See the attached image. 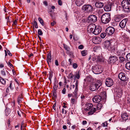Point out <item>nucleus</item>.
<instances>
[{
  "label": "nucleus",
  "instance_id": "nucleus-37",
  "mask_svg": "<svg viewBox=\"0 0 130 130\" xmlns=\"http://www.w3.org/2000/svg\"><path fill=\"white\" fill-rule=\"evenodd\" d=\"M21 96H19L18 99V102L19 104L22 102V100L23 99V98L21 97Z\"/></svg>",
  "mask_w": 130,
  "mask_h": 130
},
{
  "label": "nucleus",
  "instance_id": "nucleus-26",
  "mask_svg": "<svg viewBox=\"0 0 130 130\" xmlns=\"http://www.w3.org/2000/svg\"><path fill=\"white\" fill-rule=\"evenodd\" d=\"M90 111L88 112V114L89 115H92L97 111L96 109L95 108H92L90 109Z\"/></svg>",
  "mask_w": 130,
  "mask_h": 130
},
{
  "label": "nucleus",
  "instance_id": "nucleus-60",
  "mask_svg": "<svg viewBox=\"0 0 130 130\" xmlns=\"http://www.w3.org/2000/svg\"><path fill=\"white\" fill-rule=\"evenodd\" d=\"M22 127H26V126L25 125H24V122L23 121L22 122H21V125H22Z\"/></svg>",
  "mask_w": 130,
  "mask_h": 130
},
{
  "label": "nucleus",
  "instance_id": "nucleus-48",
  "mask_svg": "<svg viewBox=\"0 0 130 130\" xmlns=\"http://www.w3.org/2000/svg\"><path fill=\"white\" fill-rule=\"evenodd\" d=\"M84 47V46L82 45H80L78 46V48L79 49L82 50L83 48Z\"/></svg>",
  "mask_w": 130,
  "mask_h": 130
},
{
  "label": "nucleus",
  "instance_id": "nucleus-3",
  "mask_svg": "<svg viewBox=\"0 0 130 130\" xmlns=\"http://www.w3.org/2000/svg\"><path fill=\"white\" fill-rule=\"evenodd\" d=\"M101 81L97 80L96 82L93 83L90 85V90L92 91H94L98 89L102 85Z\"/></svg>",
  "mask_w": 130,
  "mask_h": 130
},
{
  "label": "nucleus",
  "instance_id": "nucleus-32",
  "mask_svg": "<svg viewBox=\"0 0 130 130\" xmlns=\"http://www.w3.org/2000/svg\"><path fill=\"white\" fill-rule=\"evenodd\" d=\"M38 20L41 24L43 26L44 25V23L43 22V19L40 17L38 18Z\"/></svg>",
  "mask_w": 130,
  "mask_h": 130
},
{
  "label": "nucleus",
  "instance_id": "nucleus-41",
  "mask_svg": "<svg viewBox=\"0 0 130 130\" xmlns=\"http://www.w3.org/2000/svg\"><path fill=\"white\" fill-rule=\"evenodd\" d=\"M10 110L9 109H6L5 110L6 114L7 116H8L10 113Z\"/></svg>",
  "mask_w": 130,
  "mask_h": 130
},
{
  "label": "nucleus",
  "instance_id": "nucleus-49",
  "mask_svg": "<svg viewBox=\"0 0 130 130\" xmlns=\"http://www.w3.org/2000/svg\"><path fill=\"white\" fill-rule=\"evenodd\" d=\"M108 123L106 122L105 123H103L102 124V125L103 127L107 126V125Z\"/></svg>",
  "mask_w": 130,
  "mask_h": 130
},
{
  "label": "nucleus",
  "instance_id": "nucleus-10",
  "mask_svg": "<svg viewBox=\"0 0 130 130\" xmlns=\"http://www.w3.org/2000/svg\"><path fill=\"white\" fill-rule=\"evenodd\" d=\"M125 74L123 72H121L118 75V77L119 79L123 81H126L128 78L126 77Z\"/></svg>",
  "mask_w": 130,
  "mask_h": 130
},
{
  "label": "nucleus",
  "instance_id": "nucleus-36",
  "mask_svg": "<svg viewBox=\"0 0 130 130\" xmlns=\"http://www.w3.org/2000/svg\"><path fill=\"white\" fill-rule=\"evenodd\" d=\"M0 81L3 84H5L6 80L1 77H0Z\"/></svg>",
  "mask_w": 130,
  "mask_h": 130
},
{
  "label": "nucleus",
  "instance_id": "nucleus-63",
  "mask_svg": "<svg viewBox=\"0 0 130 130\" xmlns=\"http://www.w3.org/2000/svg\"><path fill=\"white\" fill-rule=\"evenodd\" d=\"M43 4L46 6H47L48 5L46 1H45L43 2Z\"/></svg>",
  "mask_w": 130,
  "mask_h": 130
},
{
  "label": "nucleus",
  "instance_id": "nucleus-24",
  "mask_svg": "<svg viewBox=\"0 0 130 130\" xmlns=\"http://www.w3.org/2000/svg\"><path fill=\"white\" fill-rule=\"evenodd\" d=\"M79 71H77L75 73L74 75V80H75L76 79V78L77 79H78L80 78V75L79 74Z\"/></svg>",
  "mask_w": 130,
  "mask_h": 130
},
{
  "label": "nucleus",
  "instance_id": "nucleus-18",
  "mask_svg": "<svg viewBox=\"0 0 130 130\" xmlns=\"http://www.w3.org/2000/svg\"><path fill=\"white\" fill-rule=\"evenodd\" d=\"M95 5L97 8H101L103 6L104 4L102 2L97 1L95 2Z\"/></svg>",
  "mask_w": 130,
  "mask_h": 130
},
{
  "label": "nucleus",
  "instance_id": "nucleus-15",
  "mask_svg": "<svg viewBox=\"0 0 130 130\" xmlns=\"http://www.w3.org/2000/svg\"><path fill=\"white\" fill-rule=\"evenodd\" d=\"M127 21V19H125L120 22L119 24V26L121 28L123 29L125 27Z\"/></svg>",
  "mask_w": 130,
  "mask_h": 130
},
{
  "label": "nucleus",
  "instance_id": "nucleus-9",
  "mask_svg": "<svg viewBox=\"0 0 130 130\" xmlns=\"http://www.w3.org/2000/svg\"><path fill=\"white\" fill-rule=\"evenodd\" d=\"M76 80V82L75 84V89L74 90V92L75 93V95L74 96L75 99H74V104L76 103L77 101L76 100L78 98L76 92H77L78 90V80Z\"/></svg>",
  "mask_w": 130,
  "mask_h": 130
},
{
  "label": "nucleus",
  "instance_id": "nucleus-27",
  "mask_svg": "<svg viewBox=\"0 0 130 130\" xmlns=\"http://www.w3.org/2000/svg\"><path fill=\"white\" fill-rule=\"evenodd\" d=\"M122 91L121 89H120L118 90V92H117V96L119 98L121 97L122 95Z\"/></svg>",
  "mask_w": 130,
  "mask_h": 130
},
{
  "label": "nucleus",
  "instance_id": "nucleus-47",
  "mask_svg": "<svg viewBox=\"0 0 130 130\" xmlns=\"http://www.w3.org/2000/svg\"><path fill=\"white\" fill-rule=\"evenodd\" d=\"M34 25L35 26V28H38V26L37 22L34 20Z\"/></svg>",
  "mask_w": 130,
  "mask_h": 130
},
{
  "label": "nucleus",
  "instance_id": "nucleus-7",
  "mask_svg": "<svg viewBox=\"0 0 130 130\" xmlns=\"http://www.w3.org/2000/svg\"><path fill=\"white\" fill-rule=\"evenodd\" d=\"M97 20V17L95 15L92 14L88 17L87 21L88 23H92L95 22Z\"/></svg>",
  "mask_w": 130,
  "mask_h": 130
},
{
  "label": "nucleus",
  "instance_id": "nucleus-30",
  "mask_svg": "<svg viewBox=\"0 0 130 130\" xmlns=\"http://www.w3.org/2000/svg\"><path fill=\"white\" fill-rule=\"evenodd\" d=\"M126 68L128 70H130V62H128L125 64Z\"/></svg>",
  "mask_w": 130,
  "mask_h": 130
},
{
  "label": "nucleus",
  "instance_id": "nucleus-22",
  "mask_svg": "<svg viewBox=\"0 0 130 130\" xmlns=\"http://www.w3.org/2000/svg\"><path fill=\"white\" fill-rule=\"evenodd\" d=\"M51 56L50 53L48 54L47 55V61L48 65L51 64Z\"/></svg>",
  "mask_w": 130,
  "mask_h": 130
},
{
  "label": "nucleus",
  "instance_id": "nucleus-46",
  "mask_svg": "<svg viewBox=\"0 0 130 130\" xmlns=\"http://www.w3.org/2000/svg\"><path fill=\"white\" fill-rule=\"evenodd\" d=\"M123 7H121L120 6H118L117 7V10L120 11L122 10V11Z\"/></svg>",
  "mask_w": 130,
  "mask_h": 130
},
{
  "label": "nucleus",
  "instance_id": "nucleus-16",
  "mask_svg": "<svg viewBox=\"0 0 130 130\" xmlns=\"http://www.w3.org/2000/svg\"><path fill=\"white\" fill-rule=\"evenodd\" d=\"M101 96L99 95H96L93 98V101L95 102H100L101 100Z\"/></svg>",
  "mask_w": 130,
  "mask_h": 130
},
{
  "label": "nucleus",
  "instance_id": "nucleus-55",
  "mask_svg": "<svg viewBox=\"0 0 130 130\" xmlns=\"http://www.w3.org/2000/svg\"><path fill=\"white\" fill-rule=\"evenodd\" d=\"M57 86L55 85L53 87V89H54V90H55L56 91L57 89Z\"/></svg>",
  "mask_w": 130,
  "mask_h": 130
},
{
  "label": "nucleus",
  "instance_id": "nucleus-39",
  "mask_svg": "<svg viewBox=\"0 0 130 130\" xmlns=\"http://www.w3.org/2000/svg\"><path fill=\"white\" fill-rule=\"evenodd\" d=\"M73 74L72 73H71L69 74L68 78H69L71 79V80H72L73 78Z\"/></svg>",
  "mask_w": 130,
  "mask_h": 130
},
{
  "label": "nucleus",
  "instance_id": "nucleus-8",
  "mask_svg": "<svg viewBox=\"0 0 130 130\" xmlns=\"http://www.w3.org/2000/svg\"><path fill=\"white\" fill-rule=\"evenodd\" d=\"M115 31V29L113 27H109L107 28L106 30V34L108 35L111 36L113 34Z\"/></svg>",
  "mask_w": 130,
  "mask_h": 130
},
{
  "label": "nucleus",
  "instance_id": "nucleus-64",
  "mask_svg": "<svg viewBox=\"0 0 130 130\" xmlns=\"http://www.w3.org/2000/svg\"><path fill=\"white\" fill-rule=\"evenodd\" d=\"M125 130H130V126L127 127L125 129Z\"/></svg>",
  "mask_w": 130,
  "mask_h": 130
},
{
  "label": "nucleus",
  "instance_id": "nucleus-40",
  "mask_svg": "<svg viewBox=\"0 0 130 130\" xmlns=\"http://www.w3.org/2000/svg\"><path fill=\"white\" fill-rule=\"evenodd\" d=\"M106 34H106V33H101V37L102 38H103V39L104 38H105Z\"/></svg>",
  "mask_w": 130,
  "mask_h": 130
},
{
  "label": "nucleus",
  "instance_id": "nucleus-35",
  "mask_svg": "<svg viewBox=\"0 0 130 130\" xmlns=\"http://www.w3.org/2000/svg\"><path fill=\"white\" fill-rule=\"evenodd\" d=\"M52 96L53 98H56L57 97L56 93V91L55 90H53L52 91Z\"/></svg>",
  "mask_w": 130,
  "mask_h": 130
},
{
  "label": "nucleus",
  "instance_id": "nucleus-43",
  "mask_svg": "<svg viewBox=\"0 0 130 130\" xmlns=\"http://www.w3.org/2000/svg\"><path fill=\"white\" fill-rule=\"evenodd\" d=\"M63 45L64 48L67 51H68V50H69V48L65 44H63Z\"/></svg>",
  "mask_w": 130,
  "mask_h": 130
},
{
  "label": "nucleus",
  "instance_id": "nucleus-59",
  "mask_svg": "<svg viewBox=\"0 0 130 130\" xmlns=\"http://www.w3.org/2000/svg\"><path fill=\"white\" fill-rule=\"evenodd\" d=\"M56 103H54L53 105V106L52 107L55 110L56 108H55V107H56Z\"/></svg>",
  "mask_w": 130,
  "mask_h": 130
},
{
  "label": "nucleus",
  "instance_id": "nucleus-42",
  "mask_svg": "<svg viewBox=\"0 0 130 130\" xmlns=\"http://www.w3.org/2000/svg\"><path fill=\"white\" fill-rule=\"evenodd\" d=\"M38 34L39 35L42 36L43 35V32L40 29H39L38 30Z\"/></svg>",
  "mask_w": 130,
  "mask_h": 130
},
{
  "label": "nucleus",
  "instance_id": "nucleus-28",
  "mask_svg": "<svg viewBox=\"0 0 130 130\" xmlns=\"http://www.w3.org/2000/svg\"><path fill=\"white\" fill-rule=\"evenodd\" d=\"M121 20L120 15H116L115 17V20L116 22H119Z\"/></svg>",
  "mask_w": 130,
  "mask_h": 130
},
{
  "label": "nucleus",
  "instance_id": "nucleus-29",
  "mask_svg": "<svg viewBox=\"0 0 130 130\" xmlns=\"http://www.w3.org/2000/svg\"><path fill=\"white\" fill-rule=\"evenodd\" d=\"M102 106L103 105L102 104L98 103L96 105V110H100L102 107Z\"/></svg>",
  "mask_w": 130,
  "mask_h": 130
},
{
  "label": "nucleus",
  "instance_id": "nucleus-12",
  "mask_svg": "<svg viewBox=\"0 0 130 130\" xmlns=\"http://www.w3.org/2000/svg\"><path fill=\"white\" fill-rule=\"evenodd\" d=\"M121 117L123 121L126 122L127 120L128 119L129 116L128 113L124 111L122 113Z\"/></svg>",
  "mask_w": 130,
  "mask_h": 130
},
{
  "label": "nucleus",
  "instance_id": "nucleus-54",
  "mask_svg": "<svg viewBox=\"0 0 130 130\" xmlns=\"http://www.w3.org/2000/svg\"><path fill=\"white\" fill-rule=\"evenodd\" d=\"M6 62L8 65L10 67H12L13 66V65H12V64L9 61L8 63H7V62Z\"/></svg>",
  "mask_w": 130,
  "mask_h": 130
},
{
  "label": "nucleus",
  "instance_id": "nucleus-31",
  "mask_svg": "<svg viewBox=\"0 0 130 130\" xmlns=\"http://www.w3.org/2000/svg\"><path fill=\"white\" fill-rule=\"evenodd\" d=\"M53 72L51 71L50 72H49V77L48 79L51 81V79L53 76Z\"/></svg>",
  "mask_w": 130,
  "mask_h": 130
},
{
  "label": "nucleus",
  "instance_id": "nucleus-20",
  "mask_svg": "<svg viewBox=\"0 0 130 130\" xmlns=\"http://www.w3.org/2000/svg\"><path fill=\"white\" fill-rule=\"evenodd\" d=\"M101 30L100 28H98V27L95 26V28L94 30L93 34L96 35H98L101 32Z\"/></svg>",
  "mask_w": 130,
  "mask_h": 130
},
{
  "label": "nucleus",
  "instance_id": "nucleus-45",
  "mask_svg": "<svg viewBox=\"0 0 130 130\" xmlns=\"http://www.w3.org/2000/svg\"><path fill=\"white\" fill-rule=\"evenodd\" d=\"M1 73L2 75L4 76H5L6 75L5 70L4 69L1 71Z\"/></svg>",
  "mask_w": 130,
  "mask_h": 130
},
{
  "label": "nucleus",
  "instance_id": "nucleus-52",
  "mask_svg": "<svg viewBox=\"0 0 130 130\" xmlns=\"http://www.w3.org/2000/svg\"><path fill=\"white\" fill-rule=\"evenodd\" d=\"M58 4L60 6L62 5V2L60 0H58Z\"/></svg>",
  "mask_w": 130,
  "mask_h": 130
},
{
  "label": "nucleus",
  "instance_id": "nucleus-1",
  "mask_svg": "<svg viewBox=\"0 0 130 130\" xmlns=\"http://www.w3.org/2000/svg\"><path fill=\"white\" fill-rule=\"evenodd\" d=\"M127 0H123L121 2L122 11L125 13H128L130 11V3Z\"/></svg>",
  "mask_w": 130,
  "mask_h": 130
},
{
  "label": "nucleus",
  "instance_id": "nucleus-4",
  "mask_svg": "<svg viewBox=\"0 0 130 130\" xmlns=\"http://www.w3.org/2000/svg\"><path fill=\"white\" fill-rule=\"evenodd\" d=\"M92 70L94 73L99 74L102 72L103 70L101 66L99 65H97L92 66Z\"/></svg>",
  "mask_w": 130,
  "mask_h": 130
},
{
  "label": "nucleus",
  "instance_id": "nucleus-62",
  "mask_svg": "<svg viewBox=\"0 0 130 130\" xmlns=\"http://www.w3.org/2000/svg\"><path fill=\"white\" fill-rule=\"evenodd\" d=\"M7 53L8 55L9 56H12V55L10 53V51L9 50L7 51Z\"/></svg>",
  "mask_w": 130,
  "mask_h": 130
},
{
  "label": "nucleus",
  "instance_id": "nucleus-44",
  "mask_svg": "<svg viewBox=\"0 0 130 130\" xmlns=\"http://www.w3.org/2000/svg\"><path fill=\"white\" fill-rule=\"evenodd\" d=\"M66 53L68 55H69L70 56H71L72 57H73V55H72L71 52H70L69 50L67 51Z\"/></svg>",
  "mask_w": 130,
  "mask_h": 130
},
{
  "label": "nucleus",
  "instance_id": "nucleus-25",
  "mask_svg": "<svg viewBox=\"0 0 130 130\" xmlns=\"http://www.w3.org/2000/svg\"><path fill=\"white\" fill-rule=\"evenodd\" d=\"M93 106L92 103H88L87 104L86 106V110L87 111L90 110V109L92 108Z\"/></svg>",
  "mask_w": 130,
  "mask_h": 130
},
{
  "label": "nucleus",
  "instance_id": "nucleus-56",
  "mask_svg": "<svg viewBox=\"0 0 130 130\" xmlns=\"http://www.w3.org/2000/svg\"><path fill=\"white\" fill-rule=\"evenodd\" d=\"M62 93L64 94H65L66 92V90L65 88H64L62 90Z\"/></svg>",
  "mask_w": 130,
  "mask_h": 130
},
{
  "label": "nucleus",
  "instance_id": "nucleus-14",
  "mask_svg": "<svg viewBox=\"0 0 130 130\" xmlns=\"http://www.w3.org/2000/svg\"><path fill=\"white\" fill-rule=\"evenodd\" d=\"M113 82L110 78H108L106 80L105 84L107 86L110 87L113 84Z\"/></svg>",
  "mask_w": 130,
  "mask_h": 130
},
{
  "label": "nucleus",
  "instance_id": "nucleus-50",
  "mask_svg": "<svg viewBox=\"0 0 130 130\" xmlns=\"http://www.w3.org/2000/svg\"><path fill=\"white\" fill-rule=\"evenodd\" d=\"M78 67L77 64L75 63H74V68H76Z\"/></svg>",
  "mask_w": 130,
  "mask_h": 130
},
{
  "label": "nucleus",
  "instance_id": "nucleus-5",
  "mask_svg": "<svg viewBox=\"0 0 130 130\" xmlns=\"http://www.w3.org/2000/svg\"><path fill=\"white\" fill-rule=\"evenodd\" d=\"M81 9L84 12L90 13L93 11L94 9L91 5L89 4H85L81 8Z\"/></svg>",
  "mask_w": 130,
  "mask_h": 130
},
{
  "label": "nucleus",
  "instance_id": "nucleus-23",
  "mask_svg": "<svg viewBox=\"0 0 130 130\" xmlns=\"http://www.w3.org/2000/svg\"><path fill=\"white\" fill-rule=\"evenodd\" d=\"M126 50V48H125L124 50H120L118 51L117 52V53L118 55L123 56L125 55V51Z\"/></svg>",
  "mask_w": 130,
  "mask_h": 130
},
{
  "label": "nucleus",
  "instance_id": "nucleus-6",
  "mask_svg": "<svg viewBox=\"0 0 130 130\" xmlns=\"http://www.w3.org/2000/svg\"><path fill=\"white\" fill-rule=\"evenodd\" d=\"M118 58L116 56L111 55L109 57V62L110 64H116L118 63Z\"/></svg>",
  "mask_w": 130,
  "mask_h": 130
},
{
  "label": "nucleus",
  "instance_id": "nucleus-53",
  "mask_svg": "<svg viewBox=\"0 0 130 130\" xmlns=\"http://www.w3.org/2000/svg\"><path fill=\"white\" fill-rule=\"evenodd\" d=\"M103 97L104 98H106L107 96V95L106 92L105 91H104L103 92Z\"/></svg>",
  "mask_w": 130,
  "mask_h": 130
},
{
  "label": "nucleus",
  "instance_id": "nucleus-17",
  "mask_svg": "<svg viewBox=\"0 0 130 130\" xmlns=\"http://www.w3.org/2000/svg\"><path fill=\"white\" fill-rule=\"evenodd\" d=\"M92 41L94 43L98 44L101 42V39L100 37H94L93 38Z\"/></svg>",
  "mask_w": 130,
  "mask_h": 130
},
{
  "label": "nucleus",
  "instance_id": "nucleus-38",
  "mask_svg": "<svg viewBox=\"0 0 130 130\" xmlns=\"http://www.w3.org/2000/svg\"><path fill=\"white\" fill-rule=\"evenodd\" d=\"M120 60L121 62H122L125 60V59L122 56H120L119 57Z\"/></svg>",
  "mask_w": 130,
  "mask_h": 130
},
{
  "label": "nucleus",
  "instance_id": "nucleus-51",
  "mask_svg": "<svg viewBox=\"0 0 130 130\" xmlns=\"http://www.w3.org/2000/svg\"><path fill=\"white\" fill-rule=\"evenodd\" d=\"M94 28L91 27L90 29V31L93 34L94 30Z\"/></svg>",
  "mask_w": 130,
  "mask_h": 130
},
{
  "label": "nucleus",
  "instance_id": "nucleus-57",
  "mask_svg": "<svg viewBox=\"0 0 130 130\" xmlns=\"http://www.w3.org/2000/svg\"><path fill=\"white\" fill-rule=\"evenodd\" d=\"M87 123V122L86 121H83L82 122V124L83 125H85Z\"/></svg>",
  "mask_w": 130,
  "mask_h": 130
},
{
  "label": "nucleus",
  "instance_id": "nucleus-19",
  "mask_svg": "<svg viewBox=\"0 0 130 130\" xmlns=\"http://www.w3.org/2000/svg\"><path fill=\"white\" fill-rule=\"evenodd\" d=\"M111 4L109 3L105 5L104 7V9L105 11H111Z\"/></svg>",
  "mask_w": 130,
  "mask_h": 130
},
{
  "label": "nucleus",
  "instance_id": "nucleus-61",
  "mask_svg": "<svg viewBox=\"0 0 130 130\" xmlns=\"http://www.w3.org/2000/svg\"><path fill=\"white\" fill-rule=\"evenodd\" d=\"M55 64L57 66H58L59 65L58 61L57 60H55Z\"/></svg>",
  "mask_w": 130,
  "mask_h": 130
},
{
  "label": "nucleus",
  "instance_id": "nucleus-13",
  "mask_svg": "<svg viewBox=\"0 0 130 130\" xmlns=\"http://www.w3.org/2000/svg\"><path fill=\"white\" fill-rule=\"evenodd\" d=\"M92 59L93 61H95L96 62H103V61L102 57L99 56H93Z\"/></svg>",
  "mask_w": 130,
  "mask_h": 130
},
{
  "label": "nucleus",
  "instance_id": "nucleus-11",
  "mask_svg": "<svg viewBox=\"0 0 130 130\" xmlns=\"http://www.w3.org/2000/svg\"><path fill=\"white\" fill-rule=\"evenodd\" d=\"M113 41L112 40H108L105 41L104 43V48L108 49L111 47V45Z\"/></svg>",
  "mask_w": 130,
  "mask_h": 130
},
{
  "label": "nucleus",
  "instance_id": "nucleus-58",
  "mask_svg": "<svg viewBox=\"0 0 130 130\" xmlns=\"http://www.w3.org/2000/svg\"><path fill=\"white\" fill-rule=\"evenodd\" d=\"M69 62L70 64V65H72V60L71 59H69Z\"/></svg>",
  "mask_w": 130,
  "mask_h": 130
},
{
  "label": "nucleus",
  "instance_id": "nucleus-34",
  "mask_svg": "<svg viewBox=\"0 0 130 130\" xmlns=\"http://www.w3.org/2000/svg\"><path fill=\"white\" fill-rule=\"evenodd\" d=\"M126 58L127 61L130 62V53L126 55Z\"/></svg>",
  "mask_w": 130,
  "mask_h": 130
},
{
  "label": "nucleus",
  "instance_id": "nucleus-2",
  "mask_svg": "<svg viewBox=\"0 0 130 130\" xmlns=\"http://www.w3.org/2000/svg\"><path fill=\"white\" fill-rule=\"evenodd\" d=\"M110 13H107L103 14L101 17V21L104 24L108 23L111 20Z\"/></svg>",
  "mask_w": 130,
  "mask_h": 130
},
{
  "label": "nucleus",
  "instance_id": "nucleus-21",
  "mask_svg": "<svg viewBox=\"0 0 130 130\" xmlns=\"http://www.w3.org/2000/svg\"><path fill=\"white\" fill-rule=\"evenodd\" d=\"M84 0H77L75 1L76 5L78 6H80L84 3Z\"/></svg>",
  "mask_w": 130,
  "mask_h": 130
},
{
  "label": "nucleus",
  "instance_id": "nucleus-33",
  "mask_svg": "<svg viewBox=\"0 0 130 130\" xmlns=\"http://www.w3.org/2000/svg\"><path fill=\"white\" fill-rule=\"evenodd\" d=\"M81 53L83 56H86L87 54V51L86 50H84L82 51Z\"/></svg>",
  "mask_w": 130,
  "mask_h": 130
}]
</instances>
